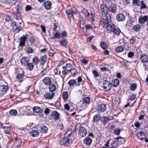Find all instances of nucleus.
<instances>
[{"label": "nucleus", "mask_w": 148, "mask_h": 148, "mask_svg": "<svg viewBox=\"0 0 148 148\" xmlns=\"http://www.w3.org/2000/svg\"><path fill=\"white\" fill-rule=\"evenodd\" d=\"M25 66H26V68L30 71L32 70L34 67L33 64L32 63H28Z\"/></svg>", "instance_id": "5701e85b"}, {"label": "nucleus", "mask_w": 148, "mask_h": 148, "mask_svg": "<svg viewBox=\"0 0 148 148\" xmlns=\"http://www.w3.org/2000/svg\"><path fill=\"white\" fill-rule=\"evenodd\" d=\"M9 112L12 116H15L17 114V111L14 109H12L10 110Z\"/></svg>", "instance_id": "7c9ffc66"}, {"label": "nucleus", "mask_w": 148, "mask_h": 148, "mask_svg": "<svg viewBox=\"0 0 148 148\" xmlns=\"http://www.w3.org/2000/svg\"><path fill=\"white\" fill-rule=\"evenodd\" d=\"M46 60V56H42L40 58V59L39 60V62L41 65H43L45 63Z\"/></svg>", "instance_id": "6ab92c4d"}, {"label": "nucleus", "mask_w": 148, "mask_h": 148, "mask_svg": "<svg viewBox=\"0 0 148 148\" xmlns=\"http://www.w3.org/2000/svg\"><path fill=\"white\" fill-rule=\"evenodd\" d=\"M133 3L134 4H136L138 6H140L141 3L140 1L138 0H133Z\"/></svg>", "instance_id": "4d7b16f0"}, {"label": "nucleus", "mask_w": 148, "mask_h": 148, "mask_svg": "<svg viewBox=\"0 0 148 148\" xmlns=\"http://www.w3.org/2000/svg\"><path fill=\"white\" fill-rule=\"evenodd\" d=\"M6 128V130L4 131V133L5 134H9L11 130V127H7Z\"/></svg>", "instance_id": "c03bdc74"}, {"label": "nucleus", "mask_w": 148, "mask_h": 148, "mask_svg": "<svg viewBox=\"0 0 148 148\" xmlns=\"http://www.w3.org/2000/svg\"><path fill=\"white\" fill-rule=\"evenodd\" d=\"M21 141L18 139H16L15 140V142L14 144V145L16 146L17 148L18 147L20 146V144L21 143Z\"/></svg>", "instance_id": "58836bf2"}, {"label": "nucleus", "mask_w": 148, "mask_h": 148, "mask_svg": "<svg viewBox=\"0 0 148 148\" xmlns=\"http://www.w3.org/2000/svg\"><path fill=\"white\" fill-rule=\"evenodd\" d=\"M148 20V16H140L138 18V23L140 24H143Z\"/></svg>", "instance_id": "0eeeda50"}, {"label": "nucleus", "mask_w": 148, "mask_h": 148, "mask_svg": "<svg viewBox=\"0 0 148 148\" xmlns=\"http://www.w3.org/2000/svg\"><path fill=\"white\" fill-rule=\"evenodd\" d=\"M40 132L42 133H46L48 130L47 127L45 125H42L39 127V130Z\"/></svg>", "instance_id": "ddd939ff"}, {"label": "nucleus", "mask_w": 148, "mask_h": 148, "mask_svg": "<svg viewBox=\"0 0 148 148\" xmlns=\"http://www.w3.org/2000/svg\"><path fill=\"white\" fill-rule=\"evenodd\" d=\"M106 105L103 103L99 105L97 109V111L98 112H104L106 110Z\"/></svg>", "instance_id": "6e6552de"}, {"label": "nucleus", "mask_w": 148, "mask_h": 148, "mask_svg": "<svg viewBox=\"0 0 148 148\" xmlns=\"http://www.w3.org/2000/svg\"><path fill=\"white\" fill-rule=\"evenodd\" d=\"M140 59L143 63L148 62V55L145 54H142L140 56Z\"/></svg>", "instance_id": "9d476101"}, {"label": "nucleus", "mask_w": 148, "mask_h": 148, "mask_svg": "<svg viewBox=\"0 0 148 148\" xmlns=\"http://www.w3.org/2000/svg\"><path fill=\"white\" fill-rule=\"evenodd\" d=\"M136 40L135 38L134 37H132V38L130 39L129 41L130 44L132 45H133L134 43L136 42Z\"/></svg>", "instance_id": "5fc2aeb1"}, {"label": "nucleus", "mask_w": 148, "mask_h": 148, "mask_svg": "<svg viewBox=\"0 0 148 148\" xmlns=\"http://www.w3.org/2000/svg\"><path fill=\"white\" fill-rule=\"evenodd\" d=\"M90 30V29H85V30L83 31V32L85 34L86 36L89 35L91 33Z\"/></svg>", "instance_id": "8fccbe9b"}, {"label": "nucleus", "mask_w": 148, "mask_h": 148, "mask_svg": "<svg viewBox=\"0 0 148 148\" xmlns=\"http://www.w3.org/2000/svg\"><path fill=\"white\" fill-rule=\"evenodd\" d=\"M140 29V26L138 24L135 25L133 27V29L136 32L139 31Z\"/></svg>", "instance_id": "f704fd0d"}, {"label": "nucleus", "mask_w": 148, "mask_h": 148, "mask_svg": "<svg viewBox=\"0 0 148 148\" xmlns=\"http://www.w3.org/2000/svg\"><path fill=\"white\" fill-rule=\"evenodd\" d=\"M69 97L68 93L67 91H64L62 94V97L64 101L67 100Z\"/></svg>", "instance_id": "a878e982"}, {"label": "nucleus", "mask_w": 148, "mask_h": 148, "mask_svg": "<svg viewBox=\"0 0 148 148\" xmlns=\"http://www.w3.org/2000/svg\"><path fill=\"white\" fill-rule=\"evenodd\" d=\"M100 114H96L93 117V121L94 122H97L99 121L100 119Z\"/></svg>", "instance_id": "c9c22d12"}, {"label": "nucleus", "mask_w": 148, "mask_h": 148, "mask_svg": "<svg viewBox=\"0 0 148 148\" xmlns=\"http://www.w3.org/2000/svg\"><path fill=\"white\" fill-rule=\"evenodd\" d=\"M66 13L68 16V18L70 21H71V18L73 16V14L76 13V11L73 8H71L66 11Z\"/></svg>", "instance_id": "f03ea898"}, {"label": "nucleus", "mask_w": 148, "mask_h": 148, "mask_svg": "<svg viewBox=\"0 0 148 148\" xmlns=\"http://www.w3.org/2000/svg\"><path fill=\"white\" fill-rule=\"evenodd\" d=\"M51 115L53 119L56 121L59 119V114L57 112H53L52 113Z\"/></svg>", "instance_id": "aec40b11"}, {"label": "nucleus", "mask_w": 148, "mask_h": 148, "mask_svg": "<svg viewBox=\"0 0 148 148\" xmlns=\"http://www.w3.org/2000/svg\"><path fill=\"white\" fill-rule=\"evenodd\" d=\"M1 91L3 92H6L8 90V86H7L2 85L1 86Z\"/></svg>", "instance_id": "c85d7f7f"}, {"label": "nucleus", "mask_w": 148, "mask_h": 148, "mask_svg": "<svg viewBox=\"0 0 148 148\" xmlns=\"http://www.w3.org/2000/svg\"><path fill=\"white\" fill-rule=\"evenodd\" d=\"M116 7L115 4H114L112 7V12L113 13H115L116 12Z\"/></svg>", "instance_id": "de8ad7c7"}, {"label": "nucleus", "mask_w": 148, "mask_h": 148, "mask_svg": "<svg viewBox=\"0 0 148 148\" xmlns=\"http://www.w3.org/2000/svg\"><path fill=\"white\" fill-rule=\"evenodd\" d=\"M141 9H145L147 8V6L144 3V2L143 1H142L141 2Z\"/></svg>", "instance_id": "680f3d73"}, {"label": "nucleus", "mask_w": 148, "mask_h": 148, "mask_svg": "<svg viewBox=\"0 0 148 148\" xmlns=\"http://www.w3.org/2000/svg\"><path fill=\"white\" fill-rule=\"evenodd\" d=\"M65 145H67L70 143L72 142V140L71 139L69 138L67 140L65 139Z\"/></svg>", "instance_id": "bf43d9fd"}, {"label": "nucleus", "mask_w": 148, "mask_h": 148, "mask_svg": "<svg viewBox=\"0 0 148 148\" xmlns=\"http://www.w3.org/2000/svg\"><path fill=\"white\" fill-rule=\"evenodd\" d=\"M80 27L85 26L86 25L85 22L83 20H81L80 21Z\"/></svg>", "instance_id": "3c124183"}, {"label": "nucleus", "mask_w": 148, "mask_h": 148, "mask_svg": "<svg viewBox=\"0 0 148 148\" xmlns=\"http://www.w3.org/2000/svg\"><path fill=\"white\" fill-rule=\"evenodd\" d=\"M90 99L89 97H86L84 98L83 100L84 103L87 104L90 103Z\"/></svg>", "instance_id": "09e8293b"}, {"label": "nucleus", "mask_w": 148, "mask_h": 148, "mask_svg": "<svg viewBox=\"0 0 148 148\" xmlns=\"http://www.w3.org/2000/svg\"><path fill=\"white\" fill-rule=\"evenodd\" d=\"M72 66V64L70 63H67L65 66H62V69L71 68Z\"/></svg>", "instance_id": "49530a36"}, {"label": "nucleus", "mask_w": 148, "mask_h": 148, "mask_svg": "<svg viewBox=\"0 0 148 148\" xmlns=\"http://www.w3.org/2000/svg\"><path fill=\"white\" fill-rule=\"evenodd\" d=\"M51 5V3L49 1H47L44 3V5L45 8L47 10H49Z\"/></svg>", "instance_id": "bb28decb"}, {"label": "nucleus", "mask_w": 148, "mask_h": 148, "mask_svg": "<svg viewBox=\"0 0 148 148\" xmlns=\"http://www.w3.org/2000/svg\"><path fill=\"white\" fill-rule=\"evenodd\" d=\"M86 16H87V18H88V17L89 18H90L91 19H92V18H93V17L94 16V14L93 13H91L90 14L88 13Z\"/></svg>", "instance_id": "e2e57ef3"}, {"label": "nucleus", "mask_w": 148, "mask_h": 148, "mask_svg": "<svg viewBox=\"0 0 148 148\" xmlns=\"http://www.w3.org/2000/svg\"><path fill=\"white\" fill-rule=\"evenodd\" d=\"M76 84V81L74 79H71L69 81L68 84L70 87L73 86Z\"/></svg>", "instance_id": "c756f323"}, {"label": "nucleus", "mask_w": 148, "mask_h": 148, "mask_svg": "<svg viewBox=\"0 0 148 148\" xmlns=\"http://www.w3.org/2000/svg\"><path fill=\"white\" fill-rule=\"evenodd\" d=\"M87 133L86 130L84 127H81V126L79 127V135L81 137H83L85 136Z\"/></svg>", "instance_id": "20e7f679"}, {"label": "nucleus", "mask_w": 148, "mask_h": 148, "mask_svg": "<svg viewBox=\"0 0 148 148\" xmlns=\"http://www.w3.org/2000/svg\"><path fill=\"white\" fill-rule=\"evenodd\" d=\"M32 62L34 64L37 65L38 62H39V60L37 57L35 56L33 58Z\"/></svg>", "instance_id": "473e14b6"}, {"label": "nucleus", "mask_w": 148, "mask_h": 148, "mask_svg": "<svg viewBox=\"0 0 148 148\" xmlns=\"http://www.w3.org/2000/svg\"><path fill=\"white\" fill-rule=\"evenodd\" d=\"M24 76L23 74V73H18L17 74L16 78L18 79H21Z\"/></svg>", "instance_id": "603ef678"}, {"label": "nucleus", "mask_w": 148, "mask_h": 148, "mask_svg": "<svg viewBox=\"0 0 148 148\" xmlns=\"http://www.w3.org/2000/svg\"><path fill=\"white\" fill-rule=\"evenodd\" d=\"M101 10L102 15L103 17H105L108 20L111 21V16L109 14L107 13L108 8L106 5L102 4L100 6Z\"/></svg>", "instance_id": "f257e3e1"}, {"label": "nucleus", "mask_w": 148, "mask_h": 148, "mask_svg": "<svg viewBox=\"0 0 148 148\" xmlns=\"http://www.w3.org/2000/svg\"><path fill=\"white\" fill-rule=\"evenodd\" d=\"M137 87V85L136 84H132L130 87V89L132 91H134L136 90Z\"/></svg>", "instance_id": "37998d69"}, {"label": "nucleus", "mask_w": 148, "mask_h": 148, "mask_svg": "<svg viewBox=\"0 0 148 148\" xmlns=\"http://www.w3.org/2000/svg\"><path fill=\"white\" fill-rule=\"evenodd\" d=\"M49 111L50 110L49 109L46 108L44 111V113L46 115H48L49 113Z\"/></svg>", "instance_id": "338daca9"}, {"label": "nucleus", "mask_w": 148, "mask_h": 148, "mask_svg": "<svg viewBox=\"0 0 148 148\" xmlns=\"http://www.w3.org/2000/svg\"><path fill=\"white\" fill-rule=\"evenodd\" d=\"M42 82L45 85H47L51 83V80L49 77H45L42 80Z\"/></svg>", "instance_id": "2eb2a0df"}, {"label": "nucleus", "mask_w": 148, "mask_h": 148, "mask_svg": "<svg viewBox=\"0 0 148 148\" xmlns=\"http://www.w3.org/2000/svg\"><path fill=\"white\" fill-rule=\"evenodd\" d=\"M29 41L31 44H34L36 42V40L35 38L33 36L29 37Z\"/></svg>", "instance_id": "4c0bfd02"}, {"label": "nucleus", "mask_w": 148, "mask_h": 148, "mask_svg": "<svg viewBox=\"0 0 148 148\" xmlns=\"http://www.w3.org/2000/svg\"><path fill=\"white\" fill-rule=\"evenodd\" d=\"M56 85L52 83H51L49 85V89L50 92H53L56 91Z\"/></svg>", "instance_id": "dca6fc26"}, {"label": "nucleus", "mask_w": 148, "mask_h": 148, "mask_svg": "<svg viewBox=\"0 0 148 148\" xmlns=\"http://www.w3.org/2000/svg\"><path fill=\"white\" fill-rule=\"evenodd\" d=\"M60 35L61 36V38L65 37L67 36V33L66 31H64L62 33H60Z\"/></svg>", "instance_id": "864d4df0"}, {"label": "nucleus", "mask_w": 148, "mask_h": 148, "mask_svg": "<svg viewBox=\"0 0 148 148\" xmlns=\"http://www.w3.org/2000/svg\"><path fill=\"white\" fill-rule=\"evenodd\" d=\"M64 108L67 110H70V107L69 105L68 104H66L64 105Z\"/></svg>", "instance_id": "774afa93"}, {"label": "nucleus", "mask_w": 148, "mask_h": 148, "mask_svg": "<svg viewBox=\"0 0 148 148\" xmlns=\"http://www.w3.org/2000/svg\"><path fill=\"white\" fill-rule=\"evenodd\" d=\"M116 35H119L121 32L120 29L117 27L115 26L113 24H112V31Z\"/></svg>", "instance_id": "423d86ee"}, {"label": "nucleus", "mask_w": 148, "mask_h": 148, "mask_svg": "<svg viewBox=\"0 0 148 148\" xmlns=\"http://www.w3.org/2000/svg\"><path fill=\"white\" fill-rule=\"evenodd\" d=\"M123 48L122 46H119L116 49V53H119L121 52L123 50Z\"/></svg>", "instance_id": "79ce46f5"}, {"label": "nucleus", "mask_w": 148, "mask_h": 148, "mask_svg": "<svg viewBox=\"0 0 148 148\" xmlns=\"http://www.w3.org/2000/svg\"><path fill=\"white\" fill-rule=\"evenodd\" d=\"M101 120L103 123H106L108 121L110 120V118L106 116L102 117L101 118Z\"/></svg>", "instance_id": "393cba45"}, {"label": "nucleus", "mask_w": 148, "mask_h": 148, "mask_svg": "<svg viewBox=\"0 0 148 148\" xmlns=\"http://www.w3.org/2000/svg\"><path fill=\"white\" fill-rule=\"evenodd\" d=\"M40 27L42 31V32L44 33H46V29H45V27L44 26L42 25H40Z\"/></svg>", "instance_id": "0e129e2a"}, {"label": "nucleus", "mask_w": 148, "mask_h": 148, "mask_svg": "<svg viewBox=\"0 0 148 148\" xmlns=\"http://www.w3.org/2000/svg\"><path fill=\"white\" fill-rule=\"evenodd\" d=\"M92 142V139L88 137H87L84 140V143L85 145L87 146H90L91 145Z\"/></svg>", "instance_id": "f8f14e48"}, {"label": "nucleus", "mask_w": 148, "mask_h": 148, "mask_svg": "<svg viewBox=\"0 0 148 148\" xmlns=\"http://www.w3.org/2000/svg\"><path fill=\"white\" fill-rule=\"evenodd\" d=\"M114 133L115 134L119 136L120 134L121 130L119 128H116L114 130Z\"/></svg>", "instance_id": "e433bc0d"}, {"label": "nucleus", "mask_w": 148, "mask_h": 148, "mask_svg": "<svg viewBox=\"0 0 148 148\" xmlns=\"http://www.w3.org/2000/svg\"><path fill=\"white\" fill-rule=\"evenodd\" d=\"M81 125V124L79 123H77L76 125H75V127L73 130L71 131V133L68 134L69 135H68V136H69L71 135H72L75 132H76L77 127L79 126V127H80Z\"/></svg>", "instance_id": "412c9836"}, {"label": "nucleus", "mask_w": 148, "mask_h": 148, "mask_svg": "<svg viewBox=\"0 0 148 148\" xmlns=\"http://www.w3.org/2000/svg\"><path fill=\"white\" fill-rule=\"evenodd\" d=\"M33 111L35 113H41L42 112L41 109L39 106H35L33 108Z\"/></svg>", "instance_id": "cd10ccee"}, {"label": "nucleus", "mask_w": 148, "mask_h": 148, "mask_svg": "<svg viewBox=\"0 0 148 148\" xmlns=\"http://www.w3.org/2000/svg\"><path fill=\"white\" fill-rule=\"evenodd\" d=\"M70 72L71 73L72 76L74 77L76 75V74L77 73L76 69L75 68L70 69Z\"/></svg>", "instance_id": "72a5a7b5"}, {"label": "nucleus", "mask_w": 148, "mask_h": 148, "mask_svg": "<svg viewBox=\"0 0 148 148\" xmlns=\"http://www.w3.org/2000/svg\"><path fill=\"white\" fill-rule=\"evenodd\" d=\"M106 18H102L101 19V20L100 21V24L101 25H103L106 22V21H107V23H109V22L110 21V20H108L106 18Z\"/></svg>", "instance_id": "a18cd8bd"}, {"label": "nucleus", "mask_w": 148, "mask_h": 148, "mask_svg": "<svg viewBox=\"0 0 148 148\" xmlns=\"http://www.w3.org/2000/svg\"><path fill=\"white\" fill-rule=\"evenodd\" d=\"M27 51L28 53H32L33 52V50L32 48L30 47H28L27 48Z\"/></svg>", "instance_id": "6e6d98bb"}, {"label": "nucleus", "mask_w": 148, "mask_h": 148, "mask_svg": "<svg viewBox=\"0 0 148 148\" xmlns=\"http://www.w3.org/2000/svg\"><path fill=\"white\" fill-rule=\"evenodd\" d=\"M55 93H50L49 92H45L43 95L44 98L47 99H52L54 97Z\"/></svg>", "instance_id": "39448f33"}, {"label": "nucleus", "mask_w": 148, "mask_h": 148, "mask_svg": "<svg viewBox=\"0 0 148 148\" xmlns=\"http://www.w3.org/2000/svg\"><path fill=\"white\" fill-rule=\"evenodd\" d=\"M29 60L27 57H24L20 60L21 63L24 66H25L28 63Z\"/></svg>", "instance_id": "f3484780"}, {"label": "nucleus", "mask_w": 148, "mask_h": 148, "mask_svg": "<svg viewBox=\"0 0 148 148\" xmlns=\"http://www.w3.org/2000/svg\"><path fill=\"white\" fill-rule=\"evenodd\" d=\"M85 28L91 30L92 29V27L91 25H87L85 26Z\"/></svg>", "instance_id": "13d9d810"}, {"label": "nucleus", "mask_w": 148, "mask_h": 148, "mask_svg": "<svg viewBox=\"0 0 148 148\" xmlns=\"http://www.w3.org/2000/svg\"><path fill=\"white\" fill-rule=\"evenodd\" d=\"M93 74L95 77H97L99 76V75L96 70H94L92 71Z\"/></svg>", "instance_id": "052dcab7"}, {"label": "nucleus", "mask_w": 148, "mask_h": 148, "mask_svg": "<svg viewBox=\"0 0 148 148\" xmlns=\"http://www.w3.org/2000/svg\"><path fill=\"white\" fill-rule=\"evenodd\" d=\"M100 46L103 49H106L107 48V45L106 43L104 42H101L100 44Z\"/></svg>", "instance_id": "a19ab883"}, {"label": "nucleus", "mask_w": 148, "mask_h": 148, "mask_svg": "<svg viewBox=\"0 0 148 148\" xmlns=\"http://www.w3.org/2000/svg\"><path fill=\"white\" fill-rule=\"evenodd\" d=\"M104 27L106 28V31L108 33L111 32V25L109 24L108 23H105L103 26Z\"/></svg>", "instance_id": "a211bd4d"}, {"label": "nucleus", "mask_w": 148, "mask_h": 148, "mask_svg": "<svg viewBox=\"0 0 148 148\" xmlns=\"http://www.w3.org/2000/svg\"><path fill=\"white\" fill-rule=\"evenodd\" d=\"M137 136L141 140H144L146 137L145 134L142 131H141L137 133Z\"/></svg>", "instance_id": "4468645a"}, {"label": "nucleus", "mask_w": 148, "mask_h": 148, "mask_svg": "<svg viewBox=\"0 0 148 148\" xmlns=\"http://www.w3.org/2000/svg\"><path fill=\"white\" fill-rule=\"evenodd\" d=\"M27 38L25 36L21 37L20 39L19 46L23 47L25 45V43Z\"/></svg>", "instance_id": "9b49d317"}, {"label": "nucleus", "mask_w": 148, "mask_h": 148, "mask_svg": "<svg viewBox=\"0 0 148 148\" xmlns=\"http://www.w3.org/2000/svg\"><path fill=\"white\" fill-rule=\"evenodd\" d=\"M119 84V81L117 79H115L112 81V85L115 87L118 86Z\"/></svg>", "instance_id": "b1692460"}, {"label": "nucleus", "mask_w": 148, "mask_h": 148, "mask_svg": "<svg viewBox=\"0 0 148 148\" xmlns=\"http://www.w3.org/2000/svg\"><path fill=\"white\" fill-rule=\"evenodd\" d=\"M61 36L60 33L59 32H56L53 36L51 38V39H55L56 38L59 39L61 38Z\"/></svg>", "instance_id": "2f4dec72"}, {"label": "nucleus", "mask_w": 148, "mask_h": 148, "mask_svg": "<svg viewBox=\"0 0 148 148\" xmlns=\"http://www.w3.org/2000/svg\"><path fill=\"white\" fill-rule=\"evenodd\" d=\"M39 134V133L38 131L32 130L31 132V135L33 137L37 136Z\"/></svg>", "instance_id": "ea45409f"}, {"label": "nucleus", "mask_w": 148, "mask_h": 148, "mask_svg": "<svg viewBox=\"0 0 148 148\" xmlns=\"http://www.w3.org/2000/svg\"><path fill=\"white\" fill-rule=\"evenodd\" d=\"M116 19L119 22L124 21L125 19V16L122 13H119L116 16Z\"/></svg>", "instance_id": "1a4fd4ad"}, {"label": "nucleus", "mask_w": 148, "mask_h": 148, "mask_svg": "<svg viewBox=\"0 0 148 148\" xmlns=\"http://www.w3.org/2000/svg\"><path fill=\"white\" fill-rule=\"evenodd\" d=\"M25 9L26 11H28L32 10V8L31 6L27 5L25 8Z\"/></svg>", "instance_id": "69168bd1"}, {"label": "nucleus", "mask_w": 148, "mask_h": 148, "mask_svg": "<svg viewBox=\"0 0 148 148\" xmlns=\"http://www.w3.org/2000/svg\"><path fill=\"white\" fill-rule=\"evenodd\" d=\"M59 42L61 46L64 47H66V46L68 44V42L67 40L65 39H63L59 41Z\"/></svg>", "instance_id": "4be33fe9"}, {"label": "nucleus", "mask_w": 148, "mask_h": 148, "mask_svg": "<svg viewBox=\"0 0 148 148\" xmlns=\"http://www.w3.org/2000/svg\"><path fill=\"white\" fill-rule=\"evenodd\" d=\"M103 86H102L104 88L105 90L108 91L110 90L111 88L110 83L107 81L104 80L103 82Z\"/></svg>", "instance_id": "7ed1b4c3"}]
</instances>
